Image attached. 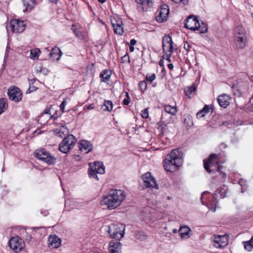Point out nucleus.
I'll return each mask as SVG.
<instances>
[{
  "mask_svg": "<svg viewBox=\"0 0 253 253\" xmlns=\"http://www.w3.org/2000/svg\"><path fill=\"white\" fill-rule=\"evenodd\" d=\"M183 154L180 148L173 150L168 154L164 161L165 169L170 172L176 171L183 163Z\"/></svg>",
  "mask_w": 253,
  "mask_h": 253,
  "instance_id": "f257e3e1",
  "label": "nucleus"
},
{
  "mask_svg": "<svg viewBox=\"0 0 253 253\" xmlns=\"http://www.w3.org/2000/svg\"><path fill=\"white\" fill-rule=\"evenodd\" d=\"M125 197L124 191L111 189L106 196H104L102 204L110 210L115 209L121 205Z\"/></svg>",
  "mask_w": 253,
  "mask_h": 253,
  "instance_id": "f03ea898",
  "label": "nucleus"
},
{
  "mask_svg": "<svg viewBox=\"0 0 253 253\" xmlns=\"http://www.w3.org/2000/svg\"><path fill=\"white\" fill-rule=\"evenodd\" d=\"M185 28L192 31H198L199 33H205L208 31V26L203 22L200 24L197 18L193 15L189 16L184 21Z\"/></svg>",
  "mask_w": 253,
  "mask_h": 253,
  "instance_id": "7ed1b4c3",
  "label": "nucleus"
},
{
  "mask_svg": "<svg viewBox=\"0 0 253 253\" xmlns=\"http://www.w3.org/2000/svg\"><path fill=\"white\" fill-rule=\"evenodd\" d=\"M201 202L206 205L210 211H215L217 198L214 195H211L207 191L204 192L201 195Z\"/></svg>",
  "mask_w": 253,
  "mask_h": 253,
  "instance_id": "20e7f679",
  "label": "nucleus"
},
{
  "mask_svg": "<svg viewBox=\"0 0 253 253\" xmlns=\"http://www.w3.org/2000/svg\"><path fill=\"white\" fill-rule=\"evenodd\" d=\"M34 156L48 165H52L55 163L56 160L54 156L43 148L36 150L34 152Z\"/></svg>",
  "mask_w": 253,
  "mask_h": 253,
  "instance_id": "39448f33",
  "label": "nucleus"
},
{
  "mask_svg": "<svg viewBox=\"0 0 253 253\" xmlns=\"http://www.w3.org/2000/svg\"><path fill=\"white\" fill-rule=\"evenodd\" d=\"M125 226L120 223L112 224L109 226L108 232L111 238L120 240L124 236Z\"/></svg>",
  "mask_w": 253,
  "mask_h": 253,
  "instance_id": "423d86ee",
  "label": "nucleus"
},
{
  "mask_svg": "<svg viewBox=\"0 0 253 253\" xmlns=\"http://www.w3.org/2000/svg\"><path fill=\"white\" fill-rule=\"evenodd\" d=\"M76 141L77 139L73 135H68L60 143L59 150L63 153H67L72 148Z\"/></svg>",
  "mask_w": 253,
  "mask_h": 253,
  "instance_id": "0eeeda50",
  "label": "nucleus"
},
{
  "mask_svg": "<svg viewBox=\"0 0 253 253\" xmlns=\"http://www.w3.org/2000/svg\"><path fill=\"white\" fill-rule=\"evenodd\" d=\"M219 154L214 153L211 154L207 161L204 160V167L205 170L209 173L211 172L210 168L212 167H216L217 166V170L220 171L219 166L218 165Z\"/></svg>",
  "mask_w": 253,
  "mask_h": 253,
  "instance_id": "6e6552de",
  "label": "nucleus"
},
{
  "mask_svg": "<svg viewBox=\"0 0 253 253\" xmlns=\"http://www.w3.org/2000/svg\"><path fill=\"white\" fill-rule=\"evenodd\" d=\"M105 166L101 162H95L92 166L88 169V175L90 178H93L99 180L97 174H103L105 173Z\"/></svg>",
  "mask_w": 253,
  "mask_h": 253,
  "instance_id": "1a4fd4ad",
  "label": "nucleus"
},
{
  "mask_svg": "<svg viewBox=\"0 0 253 253\" xmlns=\"http://www.w3.org/2000/svg\"><path fill=\"white\" fill-rule=\"evenodd\" d=\"M9 246L15 252L18 253L24 248V242L19 236H15L12 237L9 240Z\"/></svg>",
  "mask_w": 253,
  "mask_h": 253,
  "instance_id": "9d476101",
  "label": "nucleus"
},
{
  "mask_svg": "<svg viewBox=\"0 0 253 253\" xmlns=\"http://www.w3.org/2000/svg\"><path fill=\"white\" fill-rule=\"evenodd\" d=\"M228 243V236L224 235H214L213 240V245L218 249H222L226 247Z\"/></svg>",
  "mask_w": 253,
  "mask_h": 253,
  "instance_id": "9b49d317",
  "label": "nucleus"
},
{
  "mask_svg": "<svg viewBox=\"0 0 253 253\" xmlns=\"http://www.w3.org/2000/svg\"><path fill=\"white\" fill-rule=\"evenodd\" d=\"M10 27L12 32L20 33L25 30L26 24L24 21L12 19L10 22Z\"/></svg>",
  "mask_w": 253,
  "mask_h": 253,
  "instance_id": "f8f14e48",
  "label": "nucleus"
},
{
  "mask_svg": "<svg viewBox=\"0 0 253 253\" xmlns=\"http://www.w3.org/2000/svg\"><path fill=\"white\" fill-rule=\"evenodd\" d=\"M163 51L164 53L170 52L173 53L174 51L173 42L171 38L169 35H166L163 38L162 41Z\"/></svg>",
  "mask_w": 253,
  "mask_h": 253,
  "instance_id": "ddd939ff",
  "label": "nucleus"
},
{
  "mask_svg": "<svg viewBox=\"0 0 253 253\" xmlns=\"http://www.w3.org/2000/svg\"><path fill=\"white\" fill-rule=\"evenodd\" d=\"M142 179L144 182V185L146 188H157L158 189V184L155 178L151 175L150 172H148L142 175Z\"/></svg>",
  "mask_w": 253,
  "mask_h": 253,
  "instance_id": "4468645a",
  "label": "nucleus"
},
{
  "mask_svg": "<svg viewBox=\"0 0 253 253\" xmlns=\"http://www.w3.org/2000/svg\"><path fill=\"white\" fill-rule=\"evenodd\" d=\"M169 6L168 5L164 4L161 6L159 13L156 17V20L159 23H162L167 20L169 14Z\"/></svg>",
  "mask_w": 253,
  "mask_h": 253,
  "instance_id": "2eb2a0df",
  "label": "nucleus"
},
{
  "mask_svg": "<svg viewBox=\"0 0 253 253\" xmlns=\"http://www.w3.org/2000/svg\"><path fill=\"white\" fill-rule=\"evenodd\" d=\"M7 94L9 99L15 102H19L22 98V93L19 88L13 87L8 89Z\"/></svg>",
  "mask_w": 253,
  "mask_h": 253,
  "instance_id": "dca6fc26",
  "label": "nucleus"
},
{
  "mask_svg": "<svg viewBox=\"0 0 253 253\" xmlns=\"http://www.w3.org/2000/svg\"><path fill=\"white\" fill-rule=\"evenodd\" d=\"M111 23L115 33L119 35H122L124 34V30L122 19L120 18H114L111 20Z\"/></svg>",
  "mask_w": 253,
  "mask_h": 253,
  "instance_id": "f3484780",
  "label": "nucleus"
},
{
  "mask_svg": "<svg viewBox=\"0 0 253 253\" xmlns=\"http://www.w3.org/2000/svg\"><path fill=\"white\" fill-rule=\"evenodd\" d=\"M81 28V26L78 23L74 24L72 25L71 30L78 39L85 40L87 38L86 32L84 31L80 30Z\"/></svg>",
  "mask_w": 253,
  "mask_h": 253,
  "instance_id": "a211bd4d",
  "label": "nucleus"
},
{
  "mask_svg": "<svg viewBox=\"0 0 253 253\" xmlns=\"http://www.w3.org/2000/svg\"><path fill=\"white\" fill-rule=\"evenodd\" d=\"M61 245V239L55 235H51L48 238V246L51 249H57Z\"/></svg>",
  "mask_w": 253,
  "mask_h": 253,
  "instance_id": "6ab92c4d",
  "label": "nucleus"
},
{
  "mask_svg": "<svg viewBox=\"0 0 253 253\" xmlns=\"http://www.w3.org/2000/svg\"><path fill=\"white\" fill-rule=\"evenodd\" d=\"M79 149L81 151H84L85 153H88L93 149V145L87 140H82L80 141L78 146Z\"/></svg>",
  "mask_w": 253,
  "mask_h": 253,
  "instance_id": "aec40b11",
  "label": "nucleus"
},
{
  "mask_svg": "<svg viewBox=\"0 0 253 253\" xmlns=\"http://www.w3.org/2000/svg\"><path fill=\"white\" fill-rule=\"evenodd\" d=\"M178 232L182 239H188L191 236V230L186 225L180 226Z\"/></svg>",
  "mask_w": 253,
  "mask_h": 253,
  "instance_id": "412c9836",
  "label": "nucleus"
},
{
  "mask_svg": "<svg viewBox=\"0 0 253 253\" xmlns=\"http://www.w3.org/2000/svg\"><path fill=\"white\" fill-rule=\"evenodd\" d=\"M234 42L237 48L243 49L247 44L248 37L234 38Z\"/></svg>",
  "mask_w": 253,
  "mask_h": 253,
  "instance_id": "4be33fe9",
  "label": "nucleus"
},
{
  "mask_svg": "<svg viewBox=\"0 0 253 253\" xmlns=\"http://www.w3.org/2000/svg\"><path fill=\"white\" fill-rule=\"evenodd\" d=\"M121 248L122 244L118 241H112L109 243V250L110 253H121Z\"/></svg>",
  "mask_w": 253,
  "mask_h": 253,
  "instance_id": "5701e85b",
  "label": "nucleus"
},
{
  "mask_svg": "<svg viewBox=\"0 0 253 253\" xmlns=\"http://www.w3.org/2000/svg\"><path fill=\"white\" fill-rule=\"evenodd\" d=\"M229 96L223 94L218 96L217 101L221 107L225 108L229 104Z\"/></svg>",
  "mask_w": 253,
  "mask_h": 253,
  "instance_id": "b1692460",
  "label": "nucleus"
},
{
  "mask_svg": "<svg viewBox=\"0 0 253 253\" xmlns=\"http://www.w3.org/2000/svg\"><path fill=\"white\" fill-rule=\"evenodd\" d=\"M241 37H248L247 31L245 28L242 26H238L236 28L234 34V38L238 37L239 38Z\"/></svg>",
  "mask_w": 253,
  "mask_h": 253,
  "instance_id": "393cba45",
  "label": "nucleus"
},
{
  "mask_svg": "<svg viewBox=\"0 0 253 253\" xmlns=\"http://www.w3.org/2000/svg\"><path fill=\"white\" fill-rule=\"evenodd\" d=\"M136 2L142 5L143 10L147 11L149 8L153 5V1L152 0H135Z\"/></svg>",
  "mask_w": 253,
  "mask_h": 253,
  "instance_id": "a878e982",
  "label": "nucleus"
},
{
  "mask_svg": "<svg viewBox=\"0 0 253 253\" xmlns=\"http://www.w3.org/2000/svg\"><path fill=\"white\" fill-rule=\"evenodd\" d=\"M111 75L112 71L110 70H103L100 74L101 82L105 83L108 82L110 80Z\"/></svg>",
  "mask_w": 253,
  "mask_h": 253,
  "instance_id": "bb28decb",
  "label": "nucleus"
},
{
  "mask_svg": "<svg viewBox=\"0 0 253 253\" xmlns=\"http://www.w3.org/2000/svg\"><path fill=\"white\" fill-rule=\"evenodd\" d=\"M227 193V188L224 186L223 187H219L214 193V195L217 198H224L226 197Z\"/></svg>",
  "mask_w": 253,
  "mask_h": 253,
  "instance_id": "cd10ccee",
  "label": "nucleus"
},
{
  "mask_svg": "<svg viewBox=\"0 0 253 253\" xmlns=\"http://www.w3.org/2000/svg\"><path fill=\"white\" fill-rule=\"evenodd\" d=\"M23 3L26 7V10H31L35 5L36 0H22Z\"/></svg>",
  "mask_w": 253,
  "mask_h": 253,
  "instance_id": "c85d7f7f",
  "label": "nucleus"
},
{
  "mask_svg": "<svg viewBox=\"0 0 253 253\" xmlns=\"http://www.w3.org/2000/svg\"><path fill=\"white\" fill-rule=\"evenodd\" d=\"M36 81V79H28V82L29 84V87L26 91V94L30 93L32 92L35 91L37 89V87L33 85L34 83Z\"/></svg>",
  "mask_w": 253,
  "mask_h": 253,
  "instance_id": "c756f323",
  "label": "nucleus"
},
{
  "mask_svg": "<svg viewBox=\"0 0 253 253\" xmlns=\"http://www.w3.org/2000/svg\"><path fill=\"white\" fill-rule=\"evenodd\" d=\"M113 103L110 100H105L104 102L103 105L102 106V109L104 111H109L110 112L113 109Z\"/></svg>",
  "mask_w": 253,
  "mask_h": 253,
  "instance_id": "7c9ffc66",
  "label": "nucleus"
},
{
  "mask_svg": "<svg viewBox=\"0 0 253 253\" xmlns=\"http://www.w3.org/2000/svg\"><path fill=\"white\" fill-rule=\"evenodd\" d=\"M7 107L6 99L4 98H0V115L7 109Z\"/></svg>",
  "mask_w": 253,
  "mask_h": 253,
  "instance_id": "2f4dec72",
  "label": "nucleus"
},
{
  "mask_svg": "<svg viewBox=\"0 0 253 253\" xmlns=\"http://www.w3.org/2000/svg\"><path fill=\"white\" fill-rule=\"evenodd\" d=\"M147 236L145 234L144 232L142 231H136L134 234V237L141 241L145 240L147 239Z\"/></svg>",
  "mask_w": 253,
  "mask_h": 253,
  "instance_id": "473e14b6",
  "label": "nucleus"
},
{
  "mask_svg": "<svg viewBox=\"0 0 253 253\" xmlns=\"http://www.w3.org/2000/svg\"><path fill=\"white\" fill-rule=\"evenodd\" d=\"M165 110L166 112L173 115L177 111L175 107H172L170 105H166L165 107Z\"/></svg>",
  "mask_w": 253,
  "mask_h": 253,
  "instance_id": "72a5a7b5",
  "label": "nucleus"
},
{
  "mask_svg": "<svg viewBox=\"0 0 253 253\" xmlns=\"http://www.w3.org/2000/svg\"><path fill=\"white\" fill-rule=\"evenodd\" d=\"M196 89V88L194 86H188L185 89L184 92L185 94L188 96L189 97H190V95L192 94V93L195 91Z\"/></svg>",
  "mask_w": 253,
  "mask_h": 253,
  "instance_id": "f704fd0d",
  "label": "nucleus"
},
{
  "mask_svg": "<svg viewBox=\"0 0 253 253\" xmlns=\"http://www.w3.org/2000/svg\"><path fill=\"white\" fill-rule=\"evenodd\" d=\"M40 51V50L38 49L31 50L30 58L33 60L37 59L39 56V53Z\"/></svg>",
  "mask_w": 253,
  "mask_h": 253,
  "instance_id": "c9c22d12",
  "label": "nucleus"
},
{
  "mask_svg": "<svg viewBox=\"0 0 253 253\" xmlns=\"http://www.w3.org/2000/svg\"><path fill=\"white\" fill-rule=\"evenodd\" d=\"M210 109L211 108L209 107L208 105H205V106L204 107V108L200 110L197 113L196 116L200 117V116L201 115L200 114H201V113H204L205 114H207L208 113H209Z\"/></svg>",
  "mask_w": 253,
  "mask_h": 253,
  "instance_id": "e433bc0d",
  "label": "nucleus"
},
{
  "mask_svg": "<svg viewBox=\"0 0 253 253\" xmlns=\"http://www.w3.org/2000/svg\"><path fill=\"white\" fill-rule=\"evenodd\" d=\"M244 248L248 251H251L253 249V244L248 241L244 242Z\"/></svg>",
  "mask_w": 253,
  "mask_h": 253,
  "instance_id": "4c0bfd02",
  "label": "nucleus"
},
{
  "mask_svg": "<svg viewBox=\"0 0 253 253\" xmlns=\"http://www.w3.org/2000/svg\"><path fill=\"white\" fill-rule=\"evenodd\" d=\"M51 108H50L49 109H46L44 112L45 114H48L51 115L50 117L54 120L56 119L58 117V116L57 115V112L56 111L53 114L51 115Z\"/></svg>",
  "mask_w": 253,
  "mask_h": 253,
  "instance_id": "58836bf2",
  "label": "nucleus"
},
{
  "mask_svg": "<svg viewBox=\"0 0 253 253\" xmlns=\"http://www.w3.org/2000/svg\"><path fill=\"white\" fill-rule=\"evenodd\" d=\"M139 86L142 91L147 89V83L145 81H141L139 83Z\"/></svg>",
  "mask_w": 253,
  "mask_h": 253,
  "instance_id": "ea45409f",
  "label": "nucleus"
},
{
  "mask_svg": "<svg viewBox=\"0 0 253 253\" xmlns=\"http://www.w3.org/2000/svg\"><path fill=\"white\" fill-rule=\"evenodd\" d=\"M129 57L127 53H126L124 56L122 57V63H129Z\"/></svg>",
  "mask_w": 253,
  "mask_h": 253,
  "instance_id": "a19ab883",
  "label": "nucleus"
},
{
  "mask_svg": "<svg viewBox=\"0 0 253 253\" xmlns=\"http://www.w3.org/2000/svg\"><path fill=\"white\" fill-rule=\"evenodd\" d=\"M35 69L37 72L41 73L42 71L43 68L42 63H37L35 65Z\"/></svg>",
  "mask_w": 253,
  "mask_h": 253,
  "instance_id": "79ce46f5",
  "label": "nucleus"
},
{
  "mask_svg": "<svg viewBox=\"0 0 253 253\" xmlns=\"http://www.w3.org/2000/svg\"><path fill=\"white\" fill-rule=\"evenodd\" d=\"M146 79L147 81L152 83L156 79V75L155 74H152L151 75H147Z\"/></svg>",
  "mask_w": 253,
  "mask_h": 253,
  "instance_id": "37998d69",
  "label": "nucleus"
},
{
  "mask_svg": "<svg viewBox=\"0 0 253 253\" xmlns=\"http://www.w3.org/2000/svg\"><path fill=\"white\" fill-rule=\"evenodd\" d=\"M141 116L143 118L147 119L148 118V111L147 109H145L141 111Z\"/></svg>",
  "mask_w": 253,
  "mask_h": 253,
  "instance_id": "c03bdc74",
  "label": "nucleus"
},
{
  "mask_svg": "<svg viewBox=\"0 0 253 253\" xmlns=\"http://www.w3.org/2000/svg\"><path fill=\"white\" fill-rule=\"evenodd\" d=\"M157 125L159 126L158 129L161 128V133L163 134L164 133L165 125L162 124L161 122L158 123Z\"/></svg>",
  "mask_w": 253,
  "mask_h": 253,
  "instance_id": "a18cd8bd",
  "label": "nucleus"
},
{
  "mask_svg": "<svg viewBox=\"0 0 253 253\" xmlns=\"http://www.w3.org/2000/svg\"><path fill=\"white\" fill-rule=\"evenodd\" d=\"M66 104V101L65 99H64V100L62 101V102L61 103V104L60 105V110L62 111V113L64 112V109H65V106Z\"/></svg>",
  "mask_w": 253,
  "mask_h": 253,
  "instance_id": "49530a36",
  "label": "nucleus"
},
{
  "mask_svg": "<svg viewBox=\"0 0 253 253\" xmlns=\"http://www.w3.org/2000/svg\"><path fill=\"white\" fill-rule=\"evenodd\" d=\"M165 53L167 55L166 60L169 62H171L170 57L172 53H170V52H167L166 53Z\"/></svg>",
  "mask_w": 253,
  "mask_h": 253,
  "instance_id": "de8ad7c7",
  "label": "nucleus"
},
{
  "mask_svg": "<svg viewBox=\"0 0 253 253\" xmlns=\"http://www.w3.org/2000/svg\"><path fill=\"white\" fill-rule=\"evenodd\" d=\"M191 47V45L187 42H185L184 44V48L187 51H189Z\"/></svg>",
  "mask_w": 253,
  "mask_h": 253,
  "instance_id": "09e8293b",
  "label": "nucleus"
},
{
  "mask_svg": "<svg viewBox=\"0 0 253 253\" xmlns=\"http://www.w3.org/2000/svg\"><path fill=\"white\" fill-rule=\"evenodd\" d=\"M130 102V98L128 97L125 98L123 100V104L125 105H127Z\"/></svg>",
  "mask_w": 253,
  "mask_h": 253,
  "instance_id": "8fccbe9b",
  "label": "nucleus"
},
{
  "mask_svg": "<svg viewBox=\"0 0 253 253\" xmlns=\"http://www.w3.org/2000/svg\"><path fill=\"white\" fill-rule=\"evenodd\" d=\"M95 105L94 104H91L86 106V109L87 110H91L94 108Z\"/></svg>",
  "mask_w": 253,
  "mask_h": 253,
  "instance_id": "3c124183",
  "label": "nucleus"
},
{
  "mask_svg": "<svg viewBox=\"0 0 253 253\" xmlns=\"http://www.w3.org/2000/svg\"><path fill=\"white\" fill-rule=\"evenodd\" d=\"M159 65L163 67V70H164V61L163 59H161L160 61L159 62Z\"/></svg>",
  "mask_w": 253,
  "mask_h": 253,
  "instance_id": "603ef678",
  "label": "nucleus"
},
{
  "mask_svg": "<svg viewBox=\"0 0 253 253\" xmlns=\"http://www.w3.org/2000/svg\"><path fill=\"white\" fill-rule=\"evenodd\" d=\"M136 41L135 39H131L130 41V44L133 46L136 43Z\"/></svg>",
  "mask_w": 253,
  "mask_h": 253,
  "instance_id": "864d4df0",
  "label": "nucleus"
},
{
  "mask_svg": "<svg viewBox=\"0 0 253 253\" xmlns=\"http://www.w3.org/2000/svg\"><path fill=\"white\" fill-rule=\"evenodd\" d=\"M228 124H229V122H227V121H224V122H222V123L221 124V126H227Z\"/></svg>",
  "mask_w": 253,
  "mask_h": 253,
  "instance_id": "5fc2aeb1",
  "label": "nucleus"
},
{
  "mask_svg": "<svg viewBox=\"0 0 253 253\" xmlns=\"http://www.w3.org/2000/svg\"><path fill=\"white\" fill-rule=\"evenodd\" d=\"M168 68L170 69V70H172L173 69V65L172 63H169L168 65Z\"/></svg>",
  "mask_w": 253,
  "mask_h": 253,
  "instance_id": "6e6d98bb",
  "label": "nucleus"
},
{
  "mask_svg": "<svg viewBox=\"0 0 253 253\" xmlns=\"http://www.w3.org/2000/svg\"><path fill=\"white\" fill-rule=\"evenodd\" d=\"M232 88L233 90V91L235 90V89H237V86L236 84H233L232 85Z\"/></svg>",
  "mask_w": 253,
  "mask_h": 253,
  "instance_id": "4d7b16f0",
  "label": "nucleus"
},
{
  "mask_svg": "<svg viewBox=\"0 0 253 253\" xmlns=\"http://www.w3.org/2000/svg\"><path fill=\"white\" fill-rule=\"evenodd\" d=\"M220 146L221 147H223V148L225 149L227 147V145L226 144L222 143L220 144Z\"/></svg>",
  "mask_w": 253,
  "mask_h": 253,
  "instance_id": "13d9d810",
  "label": "nucleus"
},
{
  "mask_svg": "<svg viewBox=\"0 0 253 253\" xmlns=\"http://www.w3.org/2000/svg\"><path fill=\"white\" fill-rule=\"evenodd\" d=\"M58 129H56L55 132H57V133L59 137H62V135H61V134H60V133H61L60 131H58Z\"/></svg>",
  "mask_w": 253,
  "mask_h": 253,
  "instance_id": "bf43d9fd",
  "label": "nucleus"
},
{
  "mask_svg": "<svg viewBox=\"0 0 253 253\" xmlns=\"http://www.w3.org/2000/svg\"><path fill=\"white\" fill-rule=\"evenodd\" d=\"M200 115H201L200 116V117L197 116V117L198 118H202V117H204V116H205V115H206V114H205L204 113H201V114H200Z\"/></svg>",
  "mask_w": 253,
  "mask_h": 253,
  "instance_id": "052dcab7",
  "label": "nucleus"
},
{
  "mask_svg": "<svg viewBox=\"0 0 253 253\" xmlns=\"http://www.w3.org/2000/svg\"><path fill=\"white\" fill-rule=\"evenodd\" d=\"M134 50V48L133 46H129V50L130 52H133Z\"/></svg>",
  "mask_w": 253,
  "mask_h": 253,
  "instance_id": "680f3d73",
  "label": "nucleus"
},
{
  "mask_svg": "<svg viewBox=\"0 0 253 253\" xmlns=\"http://www.w3.org/2000/svg\"><path fill=\"white\" fill-rule=\"evenodd\" d=\"M179 1L182 2L183 4H185L187 2V0H180Z\"/></svg>",
  "mask_w": 253,
  "mask_h": 253,
  "instance_id": "e2e57ef3",
  "label": "nucleus"
},
{
  "mask_svg": "<svg viewBox=\"0 0 253 253\" xmlns=\"http://www.w3.org/2000/svg\"><path fill=\"white\" fill-rule=\"evenodd\" d=\"M50 1H51V2H54V3H56V2L58 0H49Z\"/></svg>",
  "mask_w": 253,
  "mask_h": 253,
  "instance_id": "0e129e2a",
  "label": "nucleus"
},
{
  "mask_svg": "<svg viewBox=\"0 0 253 253\" xmlns=\"http://www.w3.org/2000/svg\"><path fill=\"white\" fill-rule=\"evenodd\" d=\"M41 228H42L41 227H34L33 228L34 230H36V229H39Z\"/></svg>",
  "mask_w": 253,
  "mask_h": 253,
  "instance_id": "69168bd1",
  "label": "nucleus"
},
{
  "mask_svg": "<svg viewBox=\"0 0 253 253\" xmlns=\"http://www.w3.org/2000/svg\"><path fill=\"white\" fill-rule=\"evenodd\" d=\"M251 244H253V237L251 239V240L249 241Z\"/></svg>",
  "mask_w": 253,
  "mask_h": 253,
  "instance_id": "338daca9",
  "label": "nucleus"
},
{
  "mask_svg": "<svg viewBox=\"0 0 253 253\" xmlns=\"http://www.w3.org/2000/svg\"><path fill=\"white\" fill-rule=\"evenodd\" d=\"M99 2H100L101 3H104L106 0H98Z\"/></svg>",
  "mask_w": 253,
  "mask_h": 253,
  "instance_id": "774afa93",
  "label": "nucleus"
}]
</instances>
